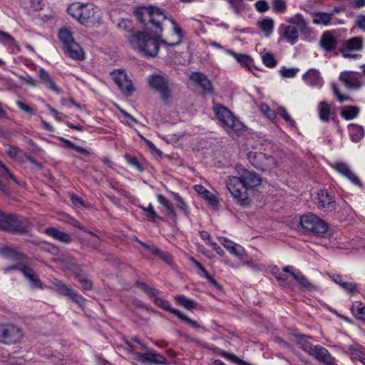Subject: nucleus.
Returning a JSON list of instances; mask_svg holds the SVG:
<instances>
[{"label": "nucleus", "mask_w": 365, "mask_h": 365, "mask_svg": "<svg viewBox=\"0 0 365 365\" xmlns=\"http://www.w3.org/2000/svg\"><path fill=\"white\" fill-rule=\"evenodd\" d=\"M299 71L297 68H285L283 67L279 71V73L282 77L284 78H294Z\"/></svg>", "instance_id": "obj_46"}, {"label": "nucleus", "mask_w": 365, "mask_h": 365, "mask_svg": "<svg viewBox=\"0 0 365 365\" xmlns=\"http://www.w3.org/2000/svg\"><path fill=\"white\" fill-rule=\"evenodd\" d=\"M333 168L341 175L346 177V175L351 171V168L349 165L343 162H337L334 165Z\"/></svg>", "instance_id": "obj_44"}, {"label": "nucleus", "mask_w": 365, "mask_h": 365, "mask_svg": "<svg viewBox=\"0 0 365 365\" xmlns=\"http://www.w3.org/2000/svg\"><path fill=\"white\" fill-rule=\"evenodd\" d=\"M331 88L334 95L340 103H343L349 99V96L340 93L339 88L335 83L331 84Z\"/></svg>", "instance_id": "obj_55"}, {"label": "nucleus", "mask_w": 365, "mask_h": 365, "mask_svg": "<svg viewBox=\"0 0 365 365\" xmlns=\"http://www.w3.org/2000/svg\"><path fill=\"white\" fill-rule=\"evenodd\" d=\"M222 356L231 360L232 361L239 364V365H252L243 360L240 359L236 355L224 352L222 354Z\"/></svg>", "instance_id": "obj_53"}, {"label": "nucleus", "mask_w": 365, "mask_h": 365, "mask_svg": "<svg viewBox=\"0 0 365 365\" xmlns=\"http://www.w3.org/2000/svg\"><path fill=\"white\" fill-rule=\"evenodd\" d=\"M58 139L61 142H63L64 143L65 146L68 148L72 149V150H75L76 152L82 153L83 155L89 154V152L86 149L75 145L69 140H67L63 137H58Z\"/></svg>", "instance_id": "obj_41"}, {"label": "nucleus", "mask_w": 365, "mask_h": 365, "mask_svg": "<svg viewBox=\"0 0 365 365\" xmlns=\"http://www.w3.org/2000/svg\"><path fill=\"white\" fill-rule=\"evenodd\" d=\"M257 26L264 33H265L266 36H268L273 31L274 21L271 18H264L258 21Z\"/></svg>", "instance_id": "obj_35"}, {"label": "nucleus", "mask_w": 365, "mask_h": 365, "mask_svg": "<svg viewBox=\"0 0 365 365\" xmlns=\"http://www.w3.org/2000/svg\"><path fill=\"white\" fill-rule=\"evenodd\" d=\"M299 224L305 232L318 237L324 236L329 229L328 224L326 222L312 212L302 215Z\"/></svg>", "instance_id": "obj_8"}, {"label": "nucleus", "mask_w": 365, "mask_h": 365, "mask_svg": "<svg viewBox=\"0 0 365 365\" xmlns=\"http://www.w3.org/2000/svg\"><path fill=\"white\" fill-rule=\"evenodd\" d=\"M125 160L128 164H130L131 166L137 169L138 171H143V167L141 166V165L140 164L136 158L126 155Z\"/></svg>", "instance_id": "obj_54"}, {"label": "nucleus", "mask_w": 365, "mask_h": 365, "mask_svg": "<svg viewBox=\"0 0 365 365\" xmlns=\"http://www.w3.org/2000/svg\"><path fill=\"white\" fill-rule=\"evenodd\" d=\"M290 24H282L279 28V33L286 41L294 45L297 43L299 37V31L307 34L309 31L308 24L299 14H297L287 21Z\"/></svg>", "instance_id": "obj_4"}, {"label": "nucleus", "mask_w": 365, "mask_h": 365, "mask_svg": "<svg viewBox=\"0 0 365 365\" xmlns=\"http://www.w3.org/2000/svg\"><path fill=\"white\" fill-rule=\"evenodd\" d=\"M318 207L324 212H332L336 208V202L333 196L325 190L317 192Z\"/></svg>", "instance_id": "obj_17"}, {"label": "nucleus", "mask_w": 365, "mask_h": 365, "mask_svg": "<svg viewBox=\"0 0 365 365\" xmlns=\"http://www.w3.org/2000/svg\"><path fill=\"white\" fill-rule=\"evenodd\" d=\"M58 292L63 296L69 297L73 302H76L80 306L85 304L86 299L79 294L76 291L70 289L61 282L55 279L53 282Z\"/></svg>", "instance_id": "obj_14"}, {"label": "nucleus", "mask_w": 365, "mask_h": 365, "mask_svg": "<svg viewBox=\"0 0 365 365\" xmlns=\"http://www.w3.org/2000/svg\"><path fill=\"white\" fill-rule=\"evenodd\" d=\"M0 41L9 45H12L15 42L14 38L10 34L1 31H0Z\"/></svg>", "instance_id": "obj_56"}, {"label": "nucleus", "mask_w": 365, "mask_h": 365, "mask_svg": "<svg viewBox=\"0 0 365 365\" xmlns=\"http://www.w3.org/2000/svg\"><path fill=\"white\" fill-rule=\"evenodd\" d=\"M135 360L142 362L145 364H165L167 363L166 359L158 354L155 351L153 352H145V353H135Z\"/></svg>", "instance_id": "obj_16"}, {"label": "nucleus", "mask_w": 365, "mask_h": 365, "mask_svg": "<svg viewBox=\"0 0 365 365\" xmlns=\"http://www.w3.org/2000/svg\"><path fill=\"white\" fill-rule=\"evenodd\" d=\"M190 261L199 269L200 272H199L200 275H203L204 277H208L209 273L204 268V267L198 261H197L195 258L191 257Z\"/></svg>", "instance_id": "obj_60"}, {"label": "nucleus", "mask_w": 365, "mask_h": 365, "mask_svg": "<svg viewBox=\"0 0 365 365\" xmlns=\"http://www.w3.org/2000/svg\"><path fill=\"white\" fill-rule=\"evenodd\" d=\"M67 222L69 225H72L73 227H78V229H80V230H83L84 232H87L88 233H89L90 235L93 236L96 239H97V240L99 239L98 236H97L96 234H94L91 231L87 230L83 226L81 225L80 222L77 220H76V219H74L73 217H69L68 218V220H67Z\"/></svg>", "instance_id": "obj_49"}, {"label": "nucleus", "mask_w": 365, "mask_h": 365, "mask_svg": "<svg viewBox=\"0 0 365 365\" xmlns=\"http://www.w3.org/2000/svg\"><path fill=\"white\" fill-rule=\"evenodd\" d=\"M318 111L319 119L323 122H328L330 118V106L324 102L321 101L318 105Z\"/></svg>", "instance_id": "obj_36"}, {"label": "nucleus", "mask_w": 365, "mask_h": 365, "mask_svg": "<svg viewBox=\"0 0 365 365\" xmlns=\"http://www.w3.org/2000/svg\"><path fill=\"white\" fill-rule=\"evenodd\" d=\"M9 179L16 181L14 176L11 173L5 165L0 162V190L4 192L8 190L6 182Z\"/></svg>", "instance_id": "obj_28"}, {"label": "nucleus", "mask_w": 365, "mask_h": 365, "mask_svg": "<svg viewBox=\"0 0 365 365\" xmlns=\"http://www.w3.org/2000/svg\"><path fill=\"white\" fill-rule=\"evenodd\" d=\"M157 199L158 202L165 208L167 212L168 215L172 217V219L175 221L177 219V214L173 210V205L171 202L165 198L162 195H158L157 196Z\"/></svg>", "instance_id": "obj_33"}, {"label": "nucleus", "mask_w": 365, "mask_h": 365, "mask_svg": "<svg viewBox=\"0 0 365 365\" xmlns=\"http://www.w3.org/2000/svg\"><path fill=\"white\" fill-rule=\"evenodd\" d=\"M134 14L142 26L153 33L155 36H150L143 31H137L131 34L128 41L131 47L146 57L156 56L160 45L176 46L181 44L184 36L182 30L173 19H169L173 34L177 36V41L168 43L160 38L163 31L162 23L167 19L164 13L158 7L140 6L136 8Z\"/></svg>", "instance_id": "obj_1"}, {"label": "nucleus", "mask_w": 365, "mask_h": 365, "mask_svg": "<svg viewBox=\"0 0 365 365\" xmlns=\"http://www.w3.org/2000/svg\"><path fill=\"white\" fill-rule=\"evenodd\" d=\"M38 77L46 86L56 93H60L61 90L57 86L55 81L51 78L48 73L43 68L38 71Z\"/></svg>", "instance_id": "obj_25"}, {"label": "nucleus", "mask_w": 365, "mask_h": 365, "mask_svg": "<svg viewBox=\"0 0 365 365\" xmlns=\"http://www.w3.org/2000/svg\"><path fill=\"white\" fill-rule=\"evenodd\" d=\"M45 233L61 242L68 244L72 241L71 237L66 233L59 231L58 229L50 227L45 230Z\"/></svg>", "instance_id": "obj_26"}, {"label": "nucleus", "mask_w": 365, "mask_h": 365, "mask_svg": "<svg viewBox=\"0 0 365 365\" xmlns=\"http://www.w3.org/2000/svg\"><path fill=\"white\" fill-rule=\"evenodd\" d=\"M117 27L121 31L130 32L133 29V24L128 19H120L117 24Z\"/></svg>", "instance_id": "obj_48"}, {"label": "nucleus", "mask_w": 365, "mask_h": 365, "mask_svg": "<svg viewBox=\"0 0 365 365\" xmlns=\"http://www.w3.org/2000/svg\"><path fill=\"white\" fill-rule=\"evenodd\" d=\"M262 60L263 63L269 68H274L277 65V61L275 60L274 55L271 53H265L262 56Z\"/></svg>", "instance_id": "obj_45"}, {"label": "nucleus", "mask_w": 365, "mask_h": 365, "mask_svg": "<svg viewBox=\"0 0 365 365\" xmlns=\"http://www.w3.org/2000/svg\"><path fill=\"white\" fill-rule=\"evenodd\" d=\"M111 76L115 83L125 96H130L135 91V88L124 71H114Z\"/></svg>", "instance_id": "obj_13"}, {"label": "nucleus", "mask_w": 365, "mask_h": 365, "mask_svg": "<svg viewBox=\"0 0 365 365\" xmlns=\"http://www.w3.org/2000/svg\"><path fill=\"white\" fill-rule=\"evenodd\" d=\"M303 81L309 86L321 88L324 85V79L319 70L309 68L303 76Z\"/></svg>", "instance_id": "obj_18"}, {"label": "nucleus", "mask_w": 365, "mask_h": 365, "mask_svg": "<svg viewBox=\"0 0 365 365\" xmlns=\"http://www.w3.org/2000/svg\"><path fill=\"white\" fill-rule=\"evenodd\" d=\"M213 110L220 125L223 127L229 134L237 133L242 129L243 124L234 115L232 112L225 106L216 104L213 106Z\"/></svg>", "instance_id": "obj_7"}, {"label": "nucleus", "mask_w": 365, "mask_h": 365, "mask_svg": "<svg viewBox=\"0 0 365 365\" xmlns=\"http://www.w3.org/2000/svg\"><path fill=\"white\" fill-rule=\"evenodd\" d=\"M277 270L278 272H274L276 279L280 282L282 286L286 287L287 286L286 281L287 279V275H285L284 274L279 272V269L278 268H277Z\"/></svg>", "instance_id": "obj_63"}, {"label": "nucleus", "mask_w": 365, "mask_h": 365, "mask_svg": "<svg viewBox=\"0 0 365 365\" xmlns=\"http://www.w3.org/2000/svg\"><path fill=\"white\" fill-rule=\"evenodd\" d=\"M354 185L361 186V183L359 177L351 170L348 175H346Z\"/></svg>", "instance_id": "obj_62"}, {"label": "nucleus", "mask_w": 365, "mask_h": 365, "mask_svg": "<svg viewBox=\"0 0 365 365\" xmlns=\"http://www.w3.org/2000/svg\"><path fill=\"white\" fill-rule=\"evenodd\" d=\"M190 79L198 84L205 92L210 93L212 90L211 82L207 76L200 72H193L190 75Z\"/></svg>", "instance_id": "obj_23"}, {"label": "nucleus", "mask_w": 365, "mask_h": 365, "mask_svg": "<svg viewBox=\"0 0 365 365\" xmlns=\"http://www.w3.org/2000/svg\"><path fill=\"white\" fill-rule=\"evenodd\" d=\"M5 153L15 160H21L25 157L24 151L14 145H7L5 148Z\"/></svg>", "instance_id": "obj_34"}, {"label": "nucleus", "mask_w": 365, "mask_h": 365, "mask_svg": "<svg viewBox=\"0 0 365 365\" xmlns=\"http://www.w3.org/2000/svg\"><path fill=\"white\" fill-rule=\"evenodd\" d=\"M76 277H78V281L82 284V288L84 290H90L92 289L93 284L91 280L80 275H76Z\"/></svg>", "instance_id": "obj_57"}, {"label": "nucleus", "mask_w": 365, "mask_h": 365, "mask_svg": "<svg viewBox=\"0 0 365 365\" xmlns=\"http://www.w3.org/2000/svg\"><path fill=\"white\" fill-rule=\"evenodd\" d=\"M67 11L86 27H98L103 24V12L93 4L74 2L69 5Z\"/></svg>", "instance_id": "obj_3"}, {"label": "nucleus", "mask_w": 365, "mask_h": 365, "mask_svg": "<svg viewBox=\"0 0 365 365\" xmlns=\"http://www.w3.org/2000/svg\"><path fill=\"white\" fill-rule=\"evenodd\" d=\"M259 110L269 120H272L276 118L275 112L273 110L270 109L268 105L266 103H261L259 106Z\"/></svg>", "instance_id": "obj_47"}, {"label": "nucleus", "mask_w": 365, "mask_h": 365, "mask_svg": "<svg viewBox=\"0 0 365 365\" xmlns=\"http://www.w3.org/2000/svg\"><path fill=\"white\" fill-rule=\"evenodd\" d=\"M174 200L177 202V206L182 211H186L187 205L179 194L172 192Z\"/></svg>", "instance_id": "obj_58"}, {"label": "nucleus", "mask_w": 365, "mask_h": 365, "mask_svg": "<svg viewBox=\"0 0 365 365\" xmlns=\"http://www.w3.org/2000/svg\"><path fill=\"white\" fill-rule=\"evenodd\" d=\"M21 271L34 288H42V283L32 268L22 263Z\"/></svg>", "instance_id": "obj_24"}, {"label": "nucleus", "mask_w": 365, "mask_h": 365, "mask_svg": "<svg viewBox=\"0 0 365 365\" xmlns=\"http://www.w3.org/2000/svg\"><path fill=\"white\" fill-rule=\"evenodd\" d=\"M147 83L150 89L157 92L162 100L168 103L172 98L174 84L169 76L163 73H154L147 78Z\"/></svg>", "instance_id": "obj_5"}, {"label": "nucleus", "mask_w": 365, "mask_h": 365, "mask_svg": "<svg viewBox=\"0 0 365 365\" xmlns=\"http://www.w3.org/2000/svg\"><path fill=\"white\" fill-rule=\"evenodd\" d=\"M273 9L277 13H283L287 9V3L285 0H274Z\"/></svg>", "instance_id": "obj_52"}, {"label": "nucleus", "mask_w": 365, "mask_h": 365, "mask_svg": "<svg viewBox=\"0 0 365 365\" xmlns=\"http://www.w3.org/2000/svg\"><path fill=\"white\" fill-rule=\"evenodd\" d=\"M255 7L260 13L267 11L269 9V5L266 1H257L255 4Z\"/></svg>", "instance_id": "obj_59"}, {"label": "nucleus", "mask_w": 365, "mask_h": 365, "mask_svg": "<svg viewBox=\"0 0 365 365\" xmlns=\"http://www.w3.org/2000/svg\"><path fill=\"white\" fill-rule=\"evenodd\" d=\"M332 279L349 294H354L357 292V284L356 283L344 282L340 275H334Z\"/></svg>", "instance_id": "obj_32"}, {"label": "nucleus", "mask_w": 365, "mask_h": 365, "mask_svg": "<svg viewBox=\"0 0 365 365\" xmlns=\"http://www.w3.org/2000/svg\"><path fill=\"white\" fill-rule=\"evenodd\" d=\"M58 37L63 44V47H65L76 41L73 37V31L70 28L68 27H63L59 29Z\"/></svg>", "instance_id": "obj_29"}, {"label": "nucleus", "mask_w": 365, "mask_h": 365, "mask_svg": "<svg viewBox=\"0 0 365 365\" xmlns=\"http://www.w3.org/2000/svg\"><path fill=\"white\" fill-rule=\"evenodd\" d=\"M222 245L232 255L242 259L247 255L245 248L240 245L236 244L226 237H219Z\"/></svg>", "instance_id": "obj_20"}, {"label": "nucleus", "mask_w": 365, "mask_h": 365, "mask_svg": "<svg viewBox=\"0 0 365 365\" xmlns=\"http://www.w3.org/2000/svg\"><path fill=\"white\" fill-rule=\"evenodd\" d=\"M284 273H289L294 280L302 287V289L306 290H311L314 288L312 283L309 282L308 279L298 269L292 266H287L283 268Z\"/></svg>", "instance_id": "obj_19"}, {"label": "nucleus", "mask_w": 365, "mask_h": 365, "mask_svg": "<svg viewBox=\"0 0 365 365\" xmlns=\"http://www.w3.org/2000/svg\"><path fill=\"white\" fill-rule=\"evenodd\" d=\"M140 207L145 212V215L152 220L160 218L152 204H149L148 206L141 205Z\"/></svg>", "instance_id": "obj_43"}, {"label": "nucleus", "mask_w": 365, "mask_h": 365, "mask_svg": "<svg viewBox=\"0 0 365 365\" xmlns=\"http://www.w3.org/2000/svg\"><path fill=\"white\" fill-rule=\"evenodd\" d=\"M154 303L160 308L163 309L165 310H167V311L174 314L175 315H176L178 317V319L180 320L187 323L188 324L191 325L193 328L197 329V328L202 327L196 321H194V320L190 319L189 317L185 316L183 313H182L180 311H179L176 309L172 308L168 300L158 297H155V299L154 300Z\"/></svg>", "instance_id": "obj_11"}, {"label": "nucleus", "mask_w": 365, "mask_h": 365, "mask_svg": "<svg viewBox=\"0 0 365 365\" xmlns=\"http://www.w3.org/2000/svg\"><path fill=\"white\" fill-rule=\"evenodd\" d=\"M356 25L365 31V16L359 15L356 18Z\"/></svg>", "instance_id": "obj_64"}, {"label": "nucleus", "mask_w": 365, "mask_h": 365, "mask_svg": "<svg viewBox=\"0 0 365 365\" xmlns=\"http://www.w3.org/2000/svg\"><path fill=\"white\" fill-rule=\"evenodd\" d=\"M351 312L356 320L365 323V305L362 302H354L351 305Z\"/></svg>", "instance_id": "obj_30"}, {"label": "nucleus", "mask_w": 365, "mask_h": 365, "mask_svg": "<svg viewBox=\"0 0 365 365\" xmlns=\"http://www.w3.org/2000/svg\"><path fill=\"white\" fill-rule=\"evenodd\" d=\"M339 78L348 89L358 90L361 86V76L356 72L350 71H342Z\"/></svg>", "instance_id": "obj_15"}, {"label": "nucleus", "mask_w": 365, "mask_h": 365, "mask_svg": "<svg viewBox=\"0 0 365 365\" xmlns=\"http://www.w3.org/2000/svg\"><path fill=\"white\" fill-rule=\"evenodd\" d=\"M247 158L253 167L262 172H270L277 166L275 158L262 152L250 151Z\"/></svg>", "instance_id": "obj_9"}, {"label": "nucleus", "mask_w": 365, "mask_h": 365, "mask_svg": "<svg viewBox=\"0 0 365 365\" xmlns=\"http://www.w3.org/2000/svg\"><path fill=\"white\" fill-rule=\"evenodd\" d=\"M3 254L8 258L11 259L13 260L20 261V265H22L24 263V259H25V256L24 254L18 252L16 250L11 247H5L3 249ZM21 266L19 265H14L11 267H8L5 268V271L8 272L10 270H21Z\"/></svg>", "instance_id": "obj_22"}, {"label": "nucleus", "mask_w": 365, "mask_h": 365, "mask_svg": "<svg viewBox=\"0 0 365 365\" xmlns=\"http://www.w3.org/2000/svg\"><path fill=\"white\" fill-rule=\"evenodd\" d=\"M136 285L140 287L147 295L149 298L153 299V301L155 300V297H158L160 291L153 288L150 287L148 285H147L144 282H136Z\"/></svg>", "instance_id": "obj_39"}, {"label": "nucleus", "mask_w": 365, "mask_h": 365, "mask_svg": "<svg viewBox=\"0 0 365 365\" xmlns=\"http://www.w3.org/2000/svg\"><path fill=\"white\" fill-rule=\"evenodd\" d=\"M299 338L302 340V341L299 342V346L300 348L304 351L306 353H307L309 356H313L315 350H314V346H313L309 341L307 340H304L305 338H307L304 335H299Z\"/></svg>", "instance_id": "obj_42"}, {"label": "nucleus", "mask_w": 365, "mask_h": 365, "mask_svg": "<svg viewBox=\"0 0 365 365\" xmlns=\"http://www.w3.org/2000/svg\"><path fill=\"white\" fill-rule=\"evenodd\" d=\"M364 135V130L361 126L353 125L350 127V137L353 141L360 140Z\"/></svg>", "instance_id": "obj_40"}, {"label": "nucleus", "mask_w": 365, "mask_h": 365, "mask_svg": "<svg viewBox=\"0 0 365 365\" xmlns=\"http://www.w3.org/2000/svg\"><path fill=\"white\" fill-rule=\"evenodd\" d=\"M363 48V38L361 36L351 38L347 40L342 48L341 53L344 58H356L359 56L358 54L353 53L354 51H359Z\"/></svg>", "instance_id": "obj_12"}, {"label": "nucleus", "mask_w": 365, "mask_h": 365, "mask_svg": "<svg viewBox=\"0 0 365 365\" xmlns=\"http://www.w3.org/2000/svg\"><path fill=\"white\" fill-rule=\"evenodd\" d=\"M32 227L31 222L26 217L14 214H4L0 211V230L16 234H26Z\"/></svg>", "instance_id": "obj_6"}, {"label": "nucleus", "mask_w": 365, "mask_h": 365, "mask_svg": "<svg viewBox=\"0 0 365 365\" xmlns=\"http://www.w3.org/2000/svg\"><path fill=\"white\" fill-rule=\"evenodd\" d=\"M320 45L327 51H331L336 47L337 41L331 32L327 31L323 34L321 38Z\"/></svg>", "instance_id": "obj_27"}, {"label": "nucleus", "mask_w": 365, "mask_h": 365, "mask_svg": "<svg viewBox=\"0 0 365 365\" xmlns=\"http://www.w3.org/2000/svg\"><path fill=\"white\" fill-rule=\"evenodd\" d=\"M62 49L67 56L75 61H81L85 59V52L76 41L63 47Z\"/></svg>", "instance_id": "obj_21"}, {"label": "nucleus", "mask_w": 365, "mask_h": 365, "mask_svg": "<svg viewBox=\"0 0 365 365\" xmlns=\"http://www.w3.org/2000/svg\"><path fill=\"white\" fill-rule=\"evenodd\" d=\"M261 182V178L257 174L243 170L240 176L227 177L225 182L235 202L245 207L251 202L248 192L259 186Z\"/></svg>", "instance_id": "obj_2"}, {"label": "nucleus", "mask_w": 365, "mask_h": 365, "mask_svg": "<svg viewBox=\"0 0 365 365\" xmlns=\"http://www.w3.org/2000/svg\"><path fill=\"white\" fill-rule=\"evenodd\" d=\"M313 23L317 25L323 24L327 26L331 24L334 14L326 12H314L312 14Z\"/></svg>", "instance_id": "obj_31"}, {"label": "nucleus", "mask_w": 365, "mask_h": 365, "mask_svg": "<svg viewBox=\"0 0 365 365\" xmlns=\"http://www.w3.org/2000/svg\"><path fill=\"white\" fill-rule=\"evenodd\" d=\"M174 299L176 303L189 310L195 309L197 306V302L194 299L187 298L184 295H177L174 297Z\"/></svg>", "instance_id": "obj_37"}, {"label": "nucleus", "mask_w": 365, "mask_h": 365, "mask_svg": "<svg viewBox=\"0 0 365 365\" xmlns=\"http://www.w3.org/2000/svg\"><path fill=\"white\" fill-rule=\"evenodd\" d=\"M227 2L237 14H239L244 9L242 0H227Z\"/></svg>", "instance_id": "obj_51"}, {"label": "nucleus", "mask_w": 365, "mask_h": 365, "mask_svg": "<svg viewBox=\"0 0 365 365\" xmlns=\"http://www.w3.org/2000/svg\"><path fill=\"white\" fill-rule=\"evenodd\" d=\"M16 105H17L18 108L20 110H23L24 112L31 114V115L35 114V110L32 108L29 107L28 105L25 104L24 103H23L21 101H18L16 103Z\"/></svg>", "instance_id": "obj_61"}, {"label": "nucleus", "mask_w": 365, "mask_h": 365, "mask_svg": "<svg viewBox=\"0 0 365 365\" xmlns=\"http://www.w3.org/2000/svg\"><path fill=\"white\" fill-rule=\"evenodd\" d=\"M279 114L290 126H295V121L291 118L284 107H280L279 108Z\"/></svg>", "instance_id": "obj_50"}, {"label": "nucleus", "mask_w": 365, "mask_h": 365, "mask_svg": "<svg viewBox=\"0 0 365 365\" xmlns=\"http://www.w3.org/2000/svg\"><path fill=\"white\" fill-rule=\"evenodd\" d=\"M359 113V108L356 106H349L341 112V115L346 120H352L356 118Z\"/></svg>", "instance_id": "obj_38"}, {"label": "nucleus", "mask_w": 365, "mask_h": 365, "mask_svg": "<svg viewBox=\"0 0 365 365\" xmlns=\"http://www.w3.org/2000/svg\"><path fill=\"white\" fill-rule=\"evenodd\" d=\"M24 337L21 327L12 324H0V343L12 345L20 343Z\"/></svg>", "instance_id": "obj_10"}]
</instances>
